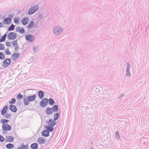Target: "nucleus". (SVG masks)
Listing matches in <instances>:
<instances>
[{
    "mask_svg": "<svg viewBox=\"0 0 149 149\" xmlns=\"http://www.w3.org/2000/svg\"><path fill=\"white\" fill-rule=\"evenodd\" d=\"M9 109L13 112L15 113L17 111V109L16 106L13 104L10 105L9 107Z\"/></svg>",
    "mask_w": 149,
    "mask_h": 149,
    "instance_id": "obj_10",
    "label": "nucleus"
},
{
    "mask_svg": "<svg viewBox=\"0 0 149 149\" xmlns=\"http://www.w3.org/2000/svg\"><path fill=\"white\" fill-rule=\"evenodd\" d=\"M19 19L18 18H15L14 19V22L16 24H19Z\"/></svg>",
    "mask_w": 149,
    "mask_h": 149,
    "instance_id": "obj_38",
    "label": "nucleus"
},
{
    "mask_svg": "<svg viewBox=\"0 0 149 149\" xmlns=\"http://www.w3.org/2000/svg\"><path fill=\"white\" fill-rule=\"evenodd\" d=\"M90 149H92V147H91Z\"/></svg>",
    "mask_w": 149,
    "mask_h": 149,
    "instance_id": "obj_48",
    "label": "nucleus"
},
{
    "mask_svg": "<svg viewBox=\"0 0 149 149\" xmlns=\"http://www.w3.org/2000/svg\"><path fill=\"white\" fill-rule=\"evenodd\" d=\"M12 45L13 47H15V50H17L19 49L18 45L17 43V41L14 40L12 42Z\"/></svg>",
    "mask_w": 149,
    "mask_h": 149,
    "instance_id": "obj_18",
    "label": "nucleus"
},
{
    "mask_svg": "<svg viewBox=\"0 0 149 149\" xmlns=\"http://www.w3.org/2000/svg\"><path fill=\"white\" fill-rule=\"evenodd\" d=\"M11 20L9 18H7L4 20V23L6 24H9L10 23Z\"/></svg>",
    "mask_w": 149,
    "mask_h": 149,
    "instance_id": "obj_28",
    "label": "nucleus"
},
{
    "mask_svg": "<svg viewBox=\"0 0 149 149\" xmlns=\"http://www.w3.org/2000/svg\"><path fill=\"white\" fill-rule=\"evenodd\" d=\"M34 25V22L33 21H31L28 25V26L29 28L32 27Z\"/></svg>",
    "mask_w": 149,
    "mask_h": 149,
    "instance_id": "obj_40",
    "label": "nucleus"
},
{
    "mask_svg": "<svg viewBox=\"0 0 149 149\" xmlns=\"http://www.w3.org/2000/svg\"><path fill=\"white\" fill-rule=\"evenodd\" d=\"M25 38L27 40L29 41L30 42H32L34 40L33 36L30 35H26L25 36Z\"/></svg>",
    "mask_w": 149,
    "mask_h": 149,
    "instance_id": "obj_11",
    "label": "nucleus"
},
{
    "mask_svg": "<svg viewBox=\"0 0 149 149\" xmlns=\"http://www.w3.org/2000/svg\"><path fill=\"white\" fill-rule=\"evenodd\" d=\"M5 58V55L2 52H0V59L1 60L4 59Z\"/></svg>",
    "mask_w": 149,
    "mask_h": 149,
    "instance_id": "obj_33",
    "label": "nucleus"
},
{
    "mask_svg": "<svg viewBox=\"0 0 149 149\" xmlns=\"http://www.w3.org/2000/svg\"><path fill=\"white\" fill-rule=\"evenodd\" d=\"M45 145L46 146H47L48 145V144L47 143H46L45 144Z\"/></svg>",
    "mask_w": 149,
    "mask_h": 149,
    "instance_id": "obj_47",
    "label": "nucleus"
},
{
    "mask_svg": "<svg viewBox=\"0 0 149 149\" xmlns=\"http://www.w3.org/2000/svg\"><path fill=\"white\" fill-rule=\"evenodd\" d=\"M14 139V138L12 136H8L6 139L5 141L8 142H11L13 141Z\"/></svg>",
    "mask_w": 149,
    "mask_h": 149,
    "instance_id": "obj_20",
    "label": "nucleus"
},
{
    "mask_svg": "<svg viewBox=\"0 0 149 149\" xmlns=\"http://www.w3.org/2000/svg\"><path fill=\"white\" fill-rule=\"evenodd\" d=\"M38 94L39 98L40 99H42L44 97V93L42 91L40 90L38 92Z\"/></svg>",
    "mask_w": 149,
    "mask_h": 149,
    "instance_id": "obj_19",
    "label": "nucleus"
},
{
    "mask_svg": "<svg viewBox=\"0 0 149 149\" xmlns=\"http://www.w3.org/2000/svg\"><path fill=\"white\" fill-rule=\"evenodd\" d=\"M20 54L18 53H14L11 56V58L12 60L16 61L20 56Z\"/></svg>",
    "mask_w": 149,
    "mask_h": 149,
    "instance_id": "obj_9",
    "label": "nucleus"
},
{
    "mask_svg": "<svg viewBox=\"0 0 149 149\" xmlns=\"http://www.w3.org/2000/svg\"><path fill=\"white\" fill-rule=\"evenodd\" d=\"M60 116L59 113L57 112L54 114V121L56 120L59 118Z\"/></svg>",
    "mask_w": 149,
    "mask_h": 149,
    "instance_id": "obj_25",
    "label": "nucleus"
},
{
    "mask_svg": "<svg viewBox=\"0 0 149 149\" xmlns=\"http://www.w3.org/2000/svg\"><path fill=\"white\" fill-rule=\"evenodd\" d=\"M14 146V145L13 144L8 143L6 145V147L8 149H10L13 148Z\"/></svg>",
    "mask_w": 149,
    "mask_h": 149,
    "instance_id": "obj_26",
    "label": "nucleus"
},
{
    "mask_svg": "<svg viewBox=\"0 0 149 149\" xmlns=\"http://www.w3.org/2000/svg\"><path fill=\"white\" fill-rule=\"evenodd\" d=\"M36 98L35 94L33 95L28 96L26 97H24L23 102L24 105L27 106L30 104V102L34 101Z\"/></svg>",
    "mask_w": 149,
    "mask_h": 149,
    "instance_id": "obj_1",
    "label": "nucleus"
},
{
    "mask_svg": "<svg viewBox=\"0 0 149 149\" xmlns=\"http://www.w3.org/2000/svg\"><path fill=\"white\" fill-rule=\"evenodd\" d=\"M2 129L3 131V133L7 134V132L5 131H9L11 129V126L9 124L6 123L2 125Z\"/></svg>",
    "mask_w": 149,
    "mask_h": 149,
    "instance_id": "obj_2",
    "label": "nucleus"
},
{
    "mask_svg": "<svg viewBox=\"0 0 149 149\" xmlns=\"http://www.w3.org/2000/svg\"><path fill=\"white\" fill-rule=\"evenodd\" d=\"M48 99L45 98L43 99L40 102V105L42 108L45 107L48 104Z\"/></svg>",
    "mask_w": 149,
    "mask_h": 149,
    "instance_id": "obj_3",
    "label": "nucleus"
},
{
    "mask_svg": "<svg viewBox=\"0 0 149 149\" xmlns=\"http://www.w3.org/2000/svg\"><path fill=\"white\" fill-rule=\"evenodd\" d=\"M6 34H5L4 35L2 36L0 39V42H2L4 41L6 39Z\"/></svg>",
    "mask_w": 149,
    "mask_h": 149,
    "instance_id": "obj_34",
    "label": "nucleus"
},
{
    "mask_svg": "<svg viewBox=\"0 0 149 149\" xmlns=\"http://www.w3.org/2000/svg\"><path fill=\"white\" fill-rule=\"evenodd\" d=\"M124 93H123L120 95L118 97L117 99H120L121 98V97L124 96Z\"/></svg>",
    "mask_w": 149,
    "mask_h": 149,
    "instance_id": "obj_41",
    "label": "nucleus"
},
{
    "mask_svg": "<svg viewBox=\"0 0 149 149\" xmlns=\"http://www.w3.org/2000/svg\"><path fill=\"white\" fill-rule=\"evenodd\" d=\"M29 146L28 144L24 145V143H22L20 147H18L16 149H29Z\"/></svg>",
    "mask_w": 149,
    "mask_h": 149,
    "instance_id": "obj_14",
    "label": "nucleus"
},
{
    "mask_svg": "<svg viewBox=\"0 0 149 149\" xmlns=\"http://www.w3.org/2000/svg\"><path fill=\"white\" fill-rule=\"evenodd\" d=\"M46 131V130H44L42 132L41 134L42 136L44 137H48L49 136V133L47 132V131L46 132L45 131Z\"/></svg>",
    "mask_w": 149,
    "mask_h": 149,
    "instance_id": "obj_24",
    "label": "nucleus"
},
{
    "mask_svg": "<svg viewBox=\"0 0 149 149\" xmlns=\"http://www.w3.org/2000/svg\"><path fill=\"white\" fill-rule=\"evenodd\" d=\"M14 28H15L13 24H12L9 27L8 30L9 31H12L14 29Z\"/></svg>",
    "mask_w": 149,
    "mask_h": 149,
    "instance_id": "obj_36",
    "label": "nucleus"
},
{
    "mask_svg": "<svg viewBox=\"0 0 149 149\" xmlns=\"http://www.w3.org/2000/svg\"><path fill=\"white\" fill-rule=\"evenodd\" d=\"M8 109V107L7 105H6L3 108L1 111V113L2 115H4L7 112V111Z\"/></svg>",
    "mask_w": 149,
    "mask_h": 149,
    "instance_id": "obj_16",
    "label": "nucleus"
},
{
    "mask_svg": "<svg viewBox=\"0 0 149 149\" xmlns=\"http://www.w3.org/2000/svg\"><path fill=\"white\" fill-rule=\"evenodd\" d=\"M52 109L53 112H56L58 111V106L57 105H54L52 107Z\"/></svg>",
    "mask_w": 149,
    "mask_h": 149,
    "instance_id": "obj_23",
    "label": "nucleus"
},
{
    "mask_svg": "<svg viewBox=\"0 0 149 149\" xmlns=\"http://www.w3.org/2000/svg\"><path fill=\"white\" fill-rule=\"evenodd\" d=\"M17 37V34L13 32L9 33L7 36L8 38L9 39L11 40L15 39Z\"/></svg>",
    "mask_w": 149,
    "mask_h": 149,
    "instance_id": "obj_6",
    "label": "nucleus"
},
{
    "mask_svg": "<svg viewBox=\"0 0 149 149\" xmlns=\"http://www.w3.org/2000/svg\"><path fill=\"white\" fill-rule=\"evenodd\" d=\"M23 97V96L20 93L19 94L17 95L16 97V98L18 100H21Z\"/></svg>",
    "mask_w": 149,
    "mask_h": 149,
    "instance_id": "obj_32",
    "label": "nucleus"
},
{
    "mask_svg": "<svg viewBox=\"0 0 149 149\" xmlns=\"http://www.w3.org/2000/svg\"><path fill=\"white\" fill-rule=\"evenodd\" d=\"M28 17H25L23 18L22 20L23 24L24 25H26L28 23Z\"/></svg>",
    "mask_w": 149,
    "mask_h": 149,
    "instance_id": "obj_21",
    "label": "nucleus"
},
{
    "mask_svg": "<svg viewBox=\"0 0 149 149\" xmlns=\"http://www.w3.org/2000/svg\"><path fill=\"white\" fill-rule=\"evenodd\" d=\"M115 135H116V138H120V136L119 135L118 132L116 131V132Z\"/></svg>",
    "mask_w": 149,
    "mask_h": 149,
    "instance_id": "obj_42",
    "label": "nucleus"
},
{
    "mask_svg": "<svg viewBox=\"0 0 149 149\" xmlns=\"http://www.w3.org/2000/svg\"><path fill=\"white\" fill-rule=\"evenodd\" d=\"M129 66H128V65H127V71H128L129 70Z\"/></svg>",
    "mask_w": 149,
    "mask_h": 149,
    "instance_id": "obj_44",
    "label": "nucleus"
},
{
    "mask_svg": "<svg viewBox=\"0 0 149 149\" xmlns=\"http://www.w3.org/2000/svg\"><path fill=\"white\" fill-rule=\"evenodd\" d=\"M46 141V140L45 139H43L41 137H40L37 139L38 142L40 144L45 143Z\"/></svg>",
    "mask_w": 149,
    "mask_h": 149,
    "instance_id": "obj_13",
    "label": "nucleus"
},
{
    "mask_svg": "<svg viewBox=\"0 0 149 149\" xmlns=\"http://www.w3.org/2000/svg\"><path fill=\"white\" fill-rule=\"evenodd\" d=\"M4 141V138L1 135H0V141L1 142H3Z\"/></svg>",
    "mask_w": 149,
    "mask_h": 149,
    "instance_id": "obj_39",
    "label": "nucleus"
},
{
    "mask_svg": "<svg viewBox=\"0 0 149 149\" xmlns=\"http://www.w3.org/2000/svg\"><path fill=\"white\" fill-rule=\"evenodd\" d=\"M6 45L7 46H10L11 45V43L9 42H7L6 43Z\"/></svg>",
    "mask_w": 149,
    "mask_h": 149,
    "instance_id": "obj_43",
    "label": "nucleus"
},
{
    "mask_svg": "<svg viewBox=\"0 0 149 149\" xmlns=\"http://www.w3.org/2000/svg\"><path fill=\"white\" fill-rule=\"evenodd\" d=\"M127 75V76H129V75Z\"/></svg>",
    "mask_w": 149,
    "mask_h": 149,
    "instance_id": "obj_49",
    "label": "nucleus"
},
{
    "mask_svg": "<svg viewBox=\"0 0 149 149\" xmlns=\"http://www.w3.org/2000/svg\"><path fill=\"white\" fill-rule=\"evenodd\" d=\"M39 6H38L36 5L31 7L29 10V15H31L36 12L38 9Z\"/></svg>",
    "mask_w": 149,
    "mask_h": 149,
    "instance_id": "obj_4",
    "label": "nucleus"
},
{
    "mask_svg": "<svg viewBox=\"0 0 149 149\" xmlns=\"http://www.w3.org/2000/svg\"><path fill=\"white\" fill-rule=\"evenodd\" d=\"M29 90H33L32 89H27L25 90L24 91V93H25L27 91Z\"/></svg>",
    "mask_w": 149,
    "mask_h": 149,
    "instance_id": "obj_45",
    "label": "nucleus"
},
{
    "mask_svg": "<svg viewBox=\"0 0 149 149\" xmlns=\"http://www.w3.org/2000/svg\"><path fill=\"white\" fill-rule=\"evenodd\" d=\"M3 116V117L4 118L9 119L11 117V115L9 113H6Z\"/></svg>",
    "mask_w": 149,
    "mask_h": 149,
    "instance_id": "obj_29",
    "label": "nucleus"
},
{
    "mask_svg": "<svg viewBox=\"0 0 149 149\" xmlns=\"http://www.w3.org/2000/svg\"><path fill=\"white\" fill-rule=\"evenodd\" d=\"M11 62V59L10 58H8L5 59L3 63V66L4 67H8L10 64Z\"/></svg>",
    "mask_w": 149,
    "mask_h": 149,
    "instance_id": "obj_7",
    "label": "nucleus"
},
{
    "mask_svg": "<svg viewBox=\"0 0 149 149\" xmlns=\"http://www.w3.org/2000/svg\"><path fill=\"white\" fill-rule=\"evenodd\" d=\"M16 30L17 31H18L20 33H23L24 32V29L22 28L17 27L16 28Z\"/></svg>",
    "mask_w": 149,
    "mask_h": 149,
    "instance_id": "obj_22",
    "label": "nucleus"
},
{
    "mask_svg": "<svg viewBox=\"0 0 149 149\" xmlns=\"http://www.w3.org/2000/svg\"><path fill=\"white\" fill-rule=\"evenodd\" d=\"M9 122V120L4 119H2L1 120V123H3V124H6V123H8Z\"/></svg>",
    "mask_w": 149,
    "mask_h": 149,
    "instance_id": "obj_31",
    "label": "nucleus"
},
{
    "mask_svg": "<svg viewBox=\"0 0 149 149\" xmlns=\"http://www.w3.org/2000/svg\"><path fill=\"white\" fill-rule=\"evenodd\" d=\"M3 26L2 24L1 23H0V27Z\"/></svg>",
    "mask_w": 149,
    "mask_h": 149,
    "instance_id": "obj_46",
    "label": "nucleus"
},
{
    "mask_svg": "<svg viewBox=\"0 0 149 149\" xmlns=\"http://www.w3.org/2000/svg\"><path fill=\"white\" fill-rule=\"evenodd\" d=\"M62 29L61 27L59 26H56L53 29V33L54 34L58 35L61 33L62 31Z\"/></svg>",
    "mask_w": 149,
    "mask_h": 149,
    "instance_id": "obj_5",
    "label": "nucleus"
},
{
    "mask_svg": "<svg viewBox=\"0 0 149 149\" xmlns=\"http://www.w3.org/2000/svg\"><path fill=\"white\" fill-rule=\"evenodd\" d=\"M45 128L46 129L45 132L47 131L49 134V132H52L54 130L53 127L49 125H47L45 127Z\"/></svg>",
    "mask_w": 149,
    "mask_h": 149,
    "instance_id": "obj_12",
    "label": "nucleus"
},
{
    "mask_svg": "<svg viewBox=\"0 0 149 149\" xmlns=\"http://www.w3.org/2000/svg\"><path fill=\"white\" fill-rule=\"evenodd\" d=\"M5 48V46L3 44L0 43V50H3Z\"/></svg>",
    "mask_w": 149,
    "mask_h": 149,
    "instance_id": "obj_37",
    "label": "nucleus"
},
{
    "mask_svg": "<svg viewBox=\"0 0 149 149\" xmlns=\"http://www.w3.org/2000/svg\"><path fill=\"white\" fill-rule=\"evenodd\" d=\"M55 121L52 119L50 118L49 119V121H47V123L49 125L53 127L55 126L56 124V122H55Z\"/></svg>",
    "mask_w": 149,
    "mask_h": 149,
    "instance_id": "obj_8",
    "label": "nucleus"
},
{
    "mask_svg": "<svg viewBox=\"0 0 149 149\" xmlns=\"http://www.w3.org/2000/svg\"><path fill=\"white\" fill-rule=\"evenodd\" d=\"M30 148L31 149H37L38 148V145L37 143H33L31 144Z\"/></svg>",
    "mask_w": 149,
    "mask_h": 149,
    "instance_id": "obj_17",
    "label": "nucleus"
},
{
    "mask_svg": "<svg viewBox=\"0 0 149 149\" xmlns=\"http://www.w3.org/2000/svg\"><path fill=\"white\" fill-rule=\"evenodd\" d=\"M4 52L6 55H10L11 54V52L8 49H6L5 50Z\"/></svg>",
    "mask_w": 149,
    "mask_h": 149,
    "instance_id": "obj_30",
    "label": "nucleus"
},
{
    "mask_svg": "<svg viewBox=\"0 0 149 149\" xmlns=\"http://www.w3.org/2000/svg\"><path fill=\"white\" fill-rule=\"evenodd\" d=\"M16 102V100L14 98H13L9 102V103L10 104H14Z\"/></svg>",
    "mask_w": 149,
    "mask_h": 149,
    "instance_id": "obj_35",
    "label": "nucleus"
},
{
    "mask_svg": "<svg viewBox=\"0 0 149 149\" xmlns=\"http://www.w3.org/2000/svg\"><path fill=\"white\" fill-rule=\"evenodd\" d=\"M45 112L47 115H51L53 113L52 108L50 107H47L45 110Z\"/></svg>",
    "mask_w": 149,
    "mask_h": 149,
    "instance_id": "obj_15",
    "label": "nucleus"
},
{
    "mask_svg": "<svg viewBox=\"0 0 149 149\" xmlns=\"http://www.w3.org/2000/svg\"><path fill=\"white\" fill-rule=\"evenodd\" d=\"M48 100V102L49 104L51 106H52L55 103V102L54 100L52 98H50Z\"/></svg>",
    "mask_w": 149,
    "mask_h": 149,
    "instance_id": "obj_27",
    "label": "nucleus"
}]
</instances>
